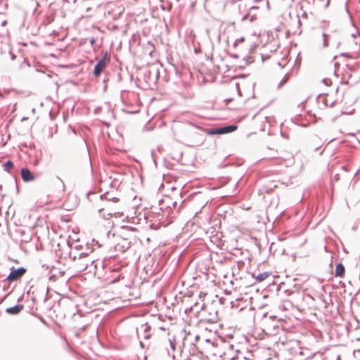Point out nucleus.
I'll use <instances>...</instances> for the list:
<instances>
[{
    "instance_id": "obj_1",
    "label": "nucleus",
    "mask_w": 360,
    "mask_h": 360,
    "mask_svg": "<svg viewBox=\"0 0 360 360\" xmlns=\"http://www.w3.org/2000/svg\"><path fill=\"white\" fill-rule=\"evenodd\" d=\"M314 44L319 48H326L330 45L339 46L340 40L338 34L335 32L329 33L322 32L314 38Z\"/></svg>"
},
{
    "instance_id": "obj_2",
    "label": "nucleus",
    "mask_w": 360,
    "mask_h": 360,
    "mask_svg": "<svg viewBox=\"0 0 360 360\" xmlns=\"http://www.w3.org/2000/svg\"><path fill=\"white\" fill-rule=\"evenodd\" d=\"M259 36L255 33H248L244 37L237 39L234 43L235 46L244 44L242 46L243 49L253 50L257 46Z\"/></svg>"
},
{
    "instance_id": "obj_3",
    "label": "nucleus",
    "mask_w": 360,
    "mask_h": 360,
    "mask_svg": "<svg viewBox=\"0 0 360 360\" xmlns=\"http://www.w3.org/2000/svg\"><path fill=\"white\" fill-rule=\"evenodd\" d=\"M237 128L238 127L236 125H229L213 130H209L207 131V134L210 135L227 134L234 131L237 129Z\"/></svg>"
},
{
    "instance_id": "obj_4",
    "label": "nucleus",
    "mask_w": 360,
    "mask_h": 360,
    "mask_svg": "<svg viewBox=\"0 0 360 360\" xmlns=\"http://www.w3.org/2000/svg\"><path fill=\"white\" fill-rule=\"evenodd\" d=\"M351 59L347 56L346 54H341L338 56H335L334 58L335 68H340V66L349 67L351 64L349 63Z\"/></svg>"
},
{
    "instance_id": "obj_5",
    "label": "nucleus",
    "mask_w": 360,
    "mask_h": 360,
    "mask_svg": "<svg viewBox=\"0 0 360 360\" xmlns=\"http://www.w3.org/2000/svg\"><path fill=\"white\" fill-rule=\"evenodd\" d=\"M26 272V269L23 267L15 269H12L11 273L7 277V280L9 281H15L21 278Z\"/></svg>"
},
{
    "instance_id": "obj_6",
    "label": "nucleus",
    "mask_w": 360,
    "mask_h": 360,
    "mask_svg": "<svg viewBox=\"0 0 360 360\" xmlns=\"http://www.w3.org/2000/svg\"><path fill=\"white\" fill-rule=\"evenodd\" d=\"M131 241H129L127 238H122L115 246V248L122 252L126 251L131 246Z\"/></svg>"
},
{
    "instance_id": "obj_7",
    "label": "nucleus",
    "mask_w": 360,
    "mask_h": 360,
    "mask_svg": "<svg viewBox=\"0 0 360 360\" xmlns=\"http://www.w3.org/2000/svg\"><path fill=\"white\" fill-rule=\"evenodd\" d=\"M22 179L24 181H32L34 180V176L27 168H22L20 172Z\"/></svg>"
},
{
    "instance_id": "obj_8",
    "label": "nucleus",
    "mask_w": 360,
    "mask_h": 360,
    "mask_svg": "<svg viewBox=\"0 0 360 360\" xmlns=\"http://www.w3.org/2000/svg\"><path fill=\"white\" fill-rule=\"evenodd\" d=\"M110 60V55L108 54L107 52H105L103 56V58L98 60L97 64L94 68H105L106 65H108Z\"/></svg>"
},
{
    "instance_id": "obj_9",
    "label": "nucleus",
    "mask_w": 360,
    "mask_h": 360,
    "mask_svg": "<svg viewBox=\"0 0 360 360\" xmlns=\"http://www.w3.org/2000/svg\"><path fill=\"white\" fill-rule=\"evenodd\" d=\"M23 309V306L21 304H18L14 307H11L7 308L6 311L10 314H18L20 312V311Z\"/></svg>"
},
{
    "instance_id": "obj_10",
    "label": "nucleus",
    "mask_w": 360,
    "mask_h": 360,
    "mask_svg": "<svg viewBox=\"0 0 360 360\" xmlns=\"http://www.w3.org/2000/svg\"><path fill=\"white\" fill-rule=\"evenodd\" d=\"M271 274L270 272L266 271V272L261 273L254 277L256 279L257 282L260 283V282H262V281H265L266 279H267L271 276Z\"/></svg>"
},
{
    "instance_id": "obj_11",
    "label": "nucleus",
    "mask_w": 360,
    "mask_h": 360,
    "mask_svg": "<svg viewBox=\"0 0 360 360\" xmlns=\"http://www.w3.org/2000/svg\"><path fill=\"white\" fill-rule=\"evenodd\" d=\"M345 275V267L342 264H337L335 267V276L343 277Z\"/></svg>"
},
{
    "instance_id": "obj_12",
    "label": "nucleus",
    "mask_w": 360,
    "mask_h": 360,
    "mask_svg": "<svg viewBox=\"0 0 360 360\" xmlns=\"http://www.w3.org/2000/svg\"><path fill=\"white\" fill-rule=\"evenodd\" d=\"M89 263H90V261H88L86 262H84L82 259H80L79 262L76 263V265L79 271H83L85 269H86V268L89 266Z\"/></svg>"
},
{
    "instance_id": "obj_13",
    "label": "nucleus",
    "mask_w": 360,
    "mask_h": 360,
    "mask_svg": "<svg viewBox=\"0 0 360 360\" xmlns=\"http://www.w3.org/2000/svg\"><path fill=\"white\" fill-rule=\"evenodd\" d=\"M124 280V276H122L121 274H120L119 276H117L115 278H113L110 281V283L111 284H114L117 282H119L120 281H123Z\"/></svg>"
},
{
    "instance_id": "obj_14",
    "label": "nucleus",
    "mask_w": 360,
    "mask_h": 360,
    "mask_svg": "<svg viewBox=\"0 0 360 360\" xmlns=\"http://www.w3.org/2000/svg\"><path fill=\"white\" fill-rule=\"evenodd\" d=\"M122 214H120V212H113V213L110 212H108V213L107 214V216H105V214H103V217H104L105 218L108 219V218L112 217L113 215H114V216H115V217H120V216H121Z\"/></svg>"
},
{
    "instance_id": "obj_15",
    "label": "nucleus",
    "mask_w": 360,
    "mask_h": 360,
    "mask_svg": "<svg viewBox=\"0 0 360 360\" xmlns=\"http://www.w3.org/2000/svg\"><path fill=\"white\" fill-rule=\"evenodd\" d=\"M4 167L7 170H9L13 167V163L11 161H8L4 164Z\"/></svg>"
},
{
    "instance_id": "obj_16",
    "label": "nucleus",
    "mask_w": 360,
    "mask_h": 360,
    "mask_svg": "<svg viewBox=\"0 0 360 360\" xmlns=\"http://www.w3.org/2000/svg\"><path fill=\"white\" fill-rule=\"evenodd\" d=\"M103 69H94V75L98 77L103 71Z\"/></svg>"
},
{
    "instance_id": "obj_17",
    "label": "nucleus",
    "mask_w": 360,
    "mask_h": 360,
    "mask_svg": "<svg viewBox=\"0 0 360 360\" xmlns=\"http://www.w3.org/2000/svg\"><path fill=\"white\" fill-rule=\"evenodd\" d=\"M200 77L202 78L203 81H206V82L208 81L207 79L205 80V79L203 78V72L200 69H198V77Z\"/></svg>"
},
{
    "instance_id": "obj_18",
    "label": "nucleus",
    "mask_w": 360,
    "mask_h": 360,
    "mask_svg": "<svg viewBox=\"0 0 360 360\" xmlns=\"http://www.w3.org/2000/svg\"><path fill=\"white\" fill-rule=\"evenodd\" d=\"M235 77H245V75H241L240 76H234L233 78Z\"/></svg>"
},
{
    "instance_id": "obj_19",
    "label": "nucleus",
    "mask_w": 360,
    "mask_h": 360,
    "mask_svg": "<svg viewBox=\"0 0 360 360\" xmlns=\"http://www.w3.org/2000/svg\"><path fill=\"white\" fill-rule=\"evenodd\" d=\"M94 42H95V39H91V44H94Z\"/></svg>"
},
{
    "instance_id": "obj_20",
    "label": "nucleus",
    "mask_w": 360,
    "mask_h": 360,
    "mask_svg": "<svg viewBox=\"0 0 360 360\" xmlns=\"http://www.w3.org/2000/svg\"><path fill=\"white\" fill-rule=\"evenodd\" d=\"M354 44H355V46H356V47H357V46H358V44H359V43H358V41H354Z\"/></svg>"
},
{
    "instance_id": "obj_21",
    "label": "nucleus",
    "mask_w": 360,
    "mask_h": 360,
    "mask_svg": "<svg viewBox=\"0 0 360 360\" xmlns=\"http://www.w3.org/2000/svg\"><path fill=\"white\" fill-rule=\"evenodd\" d=\"M105 210V208L100 209V210H99V212H101H101H103Z\"/></svg>"
},
{
    "instance_id": "obj_22",
    "label": "nucleus",
    "mask_w": 360,
    "mask_h": 360,
    "mask_svg": "<svg viewBox=\"0 0 360 360\" xmlns=\"http://www.w3.org/2000/svg\"><path fill=\"white\" fill-rule=\"evenodd\" d=\"M130 230H131V231H136V229H131Z\"/></svg>"
},
{
    "instance_id": "obj_23",
    "label": "nucleus",
    "mask_w": 360,
    "mask_h": 360,
    "mask_svg": "<svg viewBox=\"0 0 360 360\" xmlns=\"http://www.w3.org/2000/svg\"><path fill=\"white\" fill-rule=\"evenodd\" d=\"M127 4H131V3L130 1L127 2Z\"/></svg>"
},
{
    "instance_id": "obj_24",
    "label": "nucleus",
    "mask_w": 360,
    "mask_h": 360,
    "mask_svg": "<svg viewBox=\"0 0 360 360\" xmlns=\"http://www.w3.org/2000/svg\"><path fill=\"white\" fill-rule=\"evenodd\" d=\"M356 47H351V49L354 50Z\"/></svg>"
},
{
    "instance_id": "obj_25",
    "label": "nucleus",
    "mask_w": 360,
    "mask_h": 360,
    "mask_svg": "<svg viewBox=\"0 0 360 360\" xmlns=\"http://www.w3.org/2000/svg\"><path fill=\"white\" fill-rule=\"evenodd\" d=\"M287 79H288V78H287V79H285L284 81H283L282 82L283 83V82H287Z\"/></svg>"
},
{
    "instance_id": "obj_26",
    "label": "nucleus",
    "mask_w": 360,
    "mask_h": 360,
    "mask_svg": "<svg viewBox=\"0 0 360 360\" xmlns=\"http://www.w3.org/2000/svg\"><path fill=\"white\" fill-rule=\"evenodd\" d=\"M106 210H110V209H109L108 206V207H106Z\"/></svg>"
},
{
    "instance_id": "obj_27",
    "label": "nucleus",
    "mask_w": 360,
    "mask_h": 360,
    "mask_svg": "<svg viewBox=\"0 0 360 360\" xmlns=\"http://www.w3.org/2000/svg\"><path fill=\"white\" fill-rule=\"evenodd\" d=\"M133 1H135V2H136V1H138L139 0H133Z\"/></svg>"
}]
</instances>
